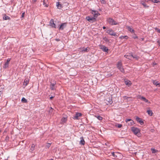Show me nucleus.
Listing matches in <instances>:
<instances>
[{
	"label": "nucleus",
	"instance_id": "4be33fe9",
	"mask_svg": "<svg viewBox=\"0 0 160 160\" xmlns=\"http://www.w3.org/2000/svg\"><path fill=\"white\" fill-rule=\"evenodd\" d=\"M8 65H9V63L6 62L4 64L3 67L4 68H6L8 67Z\"/></svg>",
	"mask_w": 160,
	"mask_h": 160
},
{
	"label": "nucleus",
	"instance_id": "6e6552de",
	"mask_svg": "<svg viewBox=\"0 0 160 160\" xmlns=\"http://www.w3.org/2000/svg\"><path fill=\"white\" fill-rule=\"evenodd\" d=\"M106 101H107L108 102V103H107V104L108 105V104H111L112 103V97H110L107 98L106 99Z\"/></svg>",
	"mask_w": 160,
	"mask_h": 160
},
{
	"label": "nucleus",
	"instance_id": "ea45409f",
	"mask_svg": "<svg viewBox=\"0 0 160 160\" xmlns=\"http://www.w3.org/2000/svg\"><path fill=\"white\" fill-rule=\"evenodd\" d=\"M104 40L105 41H106V42H108L109 41V39L107 38H104Z\"/></svg>",
	"mask_w": 160,
	"mask_h": 160
},
{
	"label": "nucleus",
	"instance_id": "9d476101",
	"mask_svg": "<svg viewBox=\"0 0 160 160\" xmlns=\"http://www.w3.org/2000/svg\"><path fill=\"white\" fill-rule=\"evenodd\" d=\"M152 82L153 84L156 86L160 87V83L158 81L156 80H152Z\"/></svg>",
	"mask_w": 160,
	"mask_h": 160
},
{
	"label": "nucleus",
	"instance_id": "9b49d317",
	"mask_svg": "<svg viewBox=\"0 0 160 160\" xmlns=\"http://www.w3.org/2000/svg\"><path fill=\"white\" fill-rule=\"evenodd\" d=\"M101 49L105 52H107L108 50V48L104 45H102L101 46Z\"/></svg>",
	"mask_w": 160,
	"mask_h": 160
},
{
	"label": "nucleus",
	"instance_id": "39448f33",
	"mask_svg": "<svg viewBox=\"0 0 160 160\" xmlns=\"http://www.w3.org/2000/svg\"><path fill=\"white\" fill-rule=\"evenodd\" d=\"M138 98L140 99L142 101H144L146 102H147L148 103H150V102L148 99H147L146 98H145V97H143L141 96L140 95V96H138Z\"/></svg>",
	"mask_w": 160,
	"mask_h": 160
},
{
	"label": "nucleus",
	"instance_id": "6ab92c4d",
	"mask_svg": "<svg viewBox=\"0 0 160 160\" xmlns=\"http://www.w3.org/2000/svg\"><path fill=\"white\" fill-rule=\"evenodd\" d=\"M66 23H62L61 25L60 26L59 28V29H60V30L61 29V30H63V28H64L63 26L65 25L66 26Z\"/></svg>",
	"mask_w": 160,
	"mask_h": 160
},
{
	"label": "nucleus",
	"instance_id": "c03bdc74",
	"mask_svg": "<svg viewBox=\"0 0 160 160\" xmlns=\"http://www.w3.org/2000/svg\"><path fill=\"white\" fill-rule=\"evenodd\" d=\"M24 15H25V12H23L22 14V17L23 18L24 16Z\"/></svg>",
	"mask_w": 160,
	"mask_h": 160
},
{
	"label": "nucleus",
	"instance_id": "13d9d810",
	"mask_svg": "<svg viewBox=\"0 0 160 160\" xmlns=\"http://www.w3.org/2000/svg\"><path fill=\"white\" fill-rule=\"evenodd\" d=\"M49 160H53V159H50Z\"/></svg>",
	"mask_w": 160,
	"mask_h": 160
},
{
	"label": "nucleus",
	"instance_id": "49530a36",
	"mask_svg": "<svg viewBox=\"0 0 160 160\" xmlns=\"http://www.w3.org/2000/svg\"><path fill=\"white\" fill-rule=\"evenodd\" d=\"M55 40L57 41H60V40L59 38H57L55 39Z\"/></svg>",
	"mask_w": 160,
	"mask_h": 160
},
{
	"label": "nucleus",
	"instance_id": "0eeeda50",
	"mask_svg": "<svg viewBox=\"0 0 160 160\" xmlns=\"http://www.w3.org/2000/svg\"><path fill=\"white\" fill-rule=\"evenodd\" d=\"M50 24L52 27L55 28H57V26L55 24L54 22V21L53 19H51L50 21Z\"/></svg>",
	"mask_w": 160,
	"mask_h": 160
},
{
	"label": "nucleus",
	"instance_id": "423d86ee",
	"mask_svg": "<svg viewBox=\"0 0 160 160\" xmlns=\"http://www.w3.org/2000/svg\"><path fill=\"white\" fill-rule=\"evenodd\" d=\"M92 13L94 17L96 18L98 15H100V14L97 11L92 10Z\"/></svg>",
	"mask_w": 160,
	"mask_h": 160
},
{
	"label": "nucleus",
	"instance_id": "2f4dec72",
	"mask_svg": "<svg viewBox=\"0 0 160 160\" xmlns=\"http://www.w3.org/2000/svg\"><path fill=\"white\" fill-rule=\"evenodd\" d=\"M141 3H142V5H143V6L145 8L148 7V6H147L146 4L144 2H142Z\"/></svg>",
	"mask_w": 160,
	"mask_h": 160
},
{
	"label": "nucleus",
	"instance_id": "f3484780",
	"mask_svg": "<svg viewBox=\"0 0 160 160\" xmlns=\"http://www.w3.org/2000/svg\"><path fill=\"white\" fill-rule=\"evenodd\" d=\"M56 6L57 7V8L58 9H60L62 8V5L60 4L59 2H57L56 3Z\"/></svg>",
	"mask_w": 160,
	"mask_h": 160
},
{
	"label": "nucleus",
	"instance_id": "f704fd0d",
	"mask_svg": "<svg viewBox=\"0 0 160 160\" xmlns=\"http://www.w3.org/2000/svg\"><path fill=\"white\" fill-rule=\"evenodd\" d=\"M119 70H120V71L121 72H122L123 73H124V72H125L124 70V68H123V67H122V68H120V69H119Z\"/></svg>",
	"mask_w": 160,
	"mask_h": 160
},
{
	"label": "nucleus",
	"instance_id": "37998d69",
	"mask_svg": "<svg viewBox=\"0 0 160 160\" xmlns=\"http://www.w3.org/2000/svg\"><path fill=\"white\" fill-rule=\"evenodd\" d=\"M124 98L125 99H127L129 98L126 96H124Z\"/></svg>",
	"mask_w": 160,
	"mask_h": 160
},
{
	"label": "nucleus",
	"instance_id": "5701e85b",
	"mask_svg": "<svg viewBox=\"0 0 160 160\" xmlns=\"http://www.w3.org/2000/svg\"><path fill=\"white\" fill-rule=\"evenodd\" d=\"M147 112L148 115H150V116H152L153 112L151 110H149L147 111Z\"/></svg>",
	"mask_w": 160,
	"mask_h": 160
},
{
	"label": "nucleus",
	"instance_id": "393cba45",
	"mask_svg": "<svg viewBox=\"0 0 160 160\" xmlns=\"http://www.w3.org/2000/svg\"><path fill=\"white\" fill-rule=\"evenodd\" d=\"M127 28L128 30L130 32H134V30L133 29H132L130 27L128 26L127 27Z\"/></svg>",
	"mask_w": 160,
	"mask_h": 160
},
{
	"label": "nucleus",
	"instance_id": "1a4fd4ad",
	"mask_svg": "<svg viewBox=\"0 0 160 160\" xmlns=\"http://www.w3.org/2000/svg\"><path fill=\"white\" fill-rule=\"evenodd\" d=\"M136 120L138 122H139L141 125H142L144 124V122L142 120L141 118L137 117L136 118Z\"/></svg>",
	"mask_w": 160,
	"mask_h": 160
},
{
	"label": "nucleus",
	"instance_id": "6e6d98bb",
	"mask_svg": "<svg viewBox=\"0 0 160 160\" xmlns=\"http://www.w3.org/2000/svg\"><path fill=\"white\" fill-rule=\"evenodd\" d=\"M46 7H48V4H46Z\"/></svg>",
	"mask_w": 160,
	"mask_h": 160
},
{
	"label": "nucleus",
	"instance_id": "412c9836",
	"mask_svg": "<svg viewBox=\"0 0 160 160\" xmlns=\"http://www.w3.org/2000/svg\"><path fill=\"white\" fill-rule=\"evenodd\" d=\"M3 18L5 20H10V18L8 16L6 15V14H5L3 17Z\"/></svg>",
	"mask_w": 160,
	"mask_h": 160
},
{
	"label": "nucleus",
	"instance_id": "aec40b11",
	"mask_svg": "<svg viewBox=\"0 0 160 160\" xmlns=\"http://www.w3.org/2000/svg\"><path fill=\"white\" fill-rule=\"evenodd\" d=\"M55 83H51V84L50 85V88L52 90H54V86L55 84Z\"/></svg>",
	"mask_w": 160,
	"mask_h": 160
},
{
	"label": "nucleus",
	"instance_id": "052dcab7",
	"mask_svg": "<svg viewBox=\"0 0 160 160\" xmlns=\"http://www.w3.org/2000/svg\"><path fill=\"white\" fill-rule=\"evenodd\" d=\"M1 132V131L0 130V132Z\"/></svg>",
	"mask_w": 160,
	"mask_h": 160
},
{
	"label": "nucleus",
	"instance_id": "8fccbe9b",
	"mask_svg": "<svg viewBox=\"0 0 160 160\" xmlns=\"http://www.w3.org/2000/svg\"><path fill=\"white\" fill-rule=\"evenodd\" d=\"M32 1L33 3H35L36 1L37 0H32Z\"/></svg>",
	"mask_w": 160,
	"mask_h": 160
},
{
	"label": "nucleus",
	"instance_id": "ddd939ff",
	"mask_svg": "<svg viewBox=\"0 0 160 160\" xmlns=\"http://www.w3.org/2000/svg\"><path fill=\"white\" fill-rule=\"evenodd\" d=\"M117 67L119 69L122 67V63L121 62H118L117 64Z\"/></svg>",
	"mask_w": 160,
	"mask_h": 160
},
{
	"label": "nucleus",
	"instance_id": "a878e982",
	"mask_svg": "<svg viewBox=\"0 0 160 160\" xmlns=\"http://www.w3.org/2000/svg\"><path fill=\"white\" fill-rule=\"evenodd\" d=\"M148 1H152L154 3H158V0H145L146 2H148Z\"/></svg>",
	"mask_w": 160,
	"mask_h": 160
},
{
	"label": "nucleus",
	"instance_id": "7c9ffc66",
	"mask_svg": "<svg viewBox=\"0 0 160 160\" xmlns=\"http://www.w3.org/2000/svg\"><path fill=\"white\" fill-rule=\"evenodd\" d=\"M151 150L152 153H155L158 151L157 150L154 149L152 148Z\"/></svg>",
	"mask_w": 160,
	"mask_h": 160
},
{
	"label": "nucleus",
	"instance_id": "f03ea898",
	"mask_svg": "<svg viewBox=\"0 0 160 160\" xmlns=\"http://www.w3.org/2000/svg\"><path fill=\"white\" fill-rule=\"evenodd\" d=\"M86 19L90 22H93L96 21V18L94 17H91L89 16H88L86 17Z\"/></svg>",
	"mask_w": 160,
	"mask_h": 160
},
{
	"label": "nucleus",
	"instance_id": "bb28decb",
	"mask_svg": "<svg viewBox=\"0 0 160 160\" xmlns=\"http://www.w3.org/2000/svg\"><path fill=\"white\" fill-rule=\"evenodd\" d=\"M22 102H24V103H26L27 102V101L26 99L24 98H22Z\"/></svg>",
	"mask_w": 160,
	"mask_h": 160
},
{
	"label": "nucleus",
	"instance_id": "cd10ccee",
	"mask_svg": "<svg viewBox=\"0 0 160 160\" xmlns=\"http://www.w3.org/2000/svg\"><path fill=\"white\" fill-rule=\"evenodd\" d=\"M133 124H134V122L132 120H131L130 122V123H128V125H129V126L133 125Z\"/></svg>",
	"mask_w": 160,
	"mask_h": 160
},
{
	"label": "nucleus",
	"instance_id": "a19ab883",
	"mask_svg": "<svg viewBox=\"0 0 160 160\" xmlns=\"http://www.w3.org/2000/svg\"><path fill=\"white\" fill-rule=\"evenodd\" d=\"M112 153V155L114 157H117V156H116L115 155V153H114V152H112V153Z\"/></svg>",
	"mask_w": 160,
	"mask_h": 160
},
{
	"label": "nucleus",
	"instance_id": "72a5a7b5",
	"mask_svg": "<svg viewBox=\"0 0 160 160\" xmlns=\"http://www.w3.org/2000/svg\"><path fill=\"white\" fill-rule=\"evenodd\" d=\"M98 118V119H99V120H102V118L100 116H96Z\"/></svg>",
	"mask_w": 160,
	"mask_h": 160
},
{
	"label": "nucleus",
	"instance_id": "a211bd4d",
	"mask_svg": "<svg viewBox=\"0 0 160 160\" xmlns=\"http://www.w3.org/2000/svg\"><path fill=\"white\" fill-rule=\"evenodd\" d=\"M124 57L128 59H131L132 57H133V55H125Z\"/></svg>",
	"mask_w": 160,
	"mask_h": 160
},
{
	"label": "nucleus",
	"instance_id": "bf43d9fd",
	"mask_svg": "<svg viewBox=\"0 0 160 160\" xmlns=\"http://www.w3.org/2000/svg\"><path fill=\"white\" fill-rule=\"evenodd\" d=\"M5 160H7V159H5Z\"/></svg>",
	"mask_w": 160,
	"mask_h": 160
},
{
	"label": "nucleus",
	"instance_id": "58836bf2",
	"mask_svg": "<svg viewBox=\"0 0 160 160\" xmlns=\"http://www.w3.org/2000/svg\"><path fill=\"white\" fill-rule=\"evenodd\" d=\"M51 143H47V145H46V147L48 148H49L50 147V145H51Z\"/></svg>",
	"mask_w": 160,
	"mask_h": 160
},
{
	"label": "nucleus",
	"instance_id": "2eb2a0df",
	"mask_svg": "<svg viewBox=\"0 0 160 160\" xmlns=\"http://www.w3.org/2000/svg\"><path fill=\"white\" fill-rule=\"evenodd\" d=\"M29 80L28 78L25 79L23 82V85L26 86L29 83Z\"/></svg>",
	"mask_w": 160,
	"mask_h": 160
},
{
	"label": "nucleus",
	"instance_id": "79ce46f5",
	"mask_svg": "<svg viewBox=\"0 0 160 160\" xmlns=\"http://www.w3.org/2000/svg\"><path fill=\"white\" fill-rule=\"evenodd\" d=\"M10 60H11L10 58H8L6 62L9 63V62L10 61Z\"/></svg>",
	"mask_w": 160,
	"mask_h": 160
},
{
	"label": "nucleus",
	"instance_id": "3c124183",
	"mask_svg": "<svg viewBox=\"0 0 160 160\" xmlns=\"http://www.w3.org/2000/svg\"><path fill=\"white\" fill-rule=\"evenodd\" d=\"M158 42L159 44V46H160V42L159 41H158Z\"/></svg>",
	"mask_w": 160,
	"mask_h": 160
},
{
	"label": "nucleus",
	"instance_id": "7ed1b4c3",
	"mask_svg": "<svg viewBox=\"0 0 160 160\" xmlns=\"http://www.w3.org/2000/svg\"><path fill=\"white\" fill-rule=\"evenodd\" d=\"M107 32L111 35L114 36H118L117 35L116 33L111 29H110L108 30L107 31Z\"/></svg>",
	"mask_w": 160,
	"mask_h": 160
},
{
	"label": "nucleus",
	"instance_id": "c9c22d12",
	"mask_svg": "<svg viewBox=\"0 0 160 160\" xmlns=\"http://www.w3.org/2000/svg\"><path fill=\"white\" fill-rule=\"evenodd\" d=\"M155 30L158 32L160 33V29L156 28H155Z\"/></svg>",
	"mask_w": 160,
	"mask_h": 160
},
{
	"label": "nucleus",
	"instance_id": "e433bc0d",
	"mask_svg": "<svg viewBox=\"0 0 160 160\" xmlns=\"http://www.w3.org/2000/svg\"><path fill=\"white\" fill-rule=\"evenodd\" d=\"M131 120H132L130 119H126L125 120V121L127 123L128 122H130Z\"/></svg>",
	"mask_w": 160,
	"mask_h": 160
},
{
	"label": "nucleus",
	"instance_id": "4d7b16f0",
	"mask_svg": "<svg viewBox=\"0 0 160 160\" xmlns=\"http://www.w3.org/2000/svg\"><path fill=\"white\" fill-rule=\"evenodd\" d=\"M45 4V1L44 0L43 1V4Z\"/></svg>",
	"mask_w": 160,
	"mask_h": 160
},
{
	"label": "nucleus",
	"instance_id": "a18cd8bd",
	"mask_svg": "<svg viewBox=\"0 0 160 160\" xmlns=\"http://www.w3.org/2000/svg\"><path fill=\"white\" fill-rule=\"evenodd\" d=\"M119 38H121V39H123V38H124V36H121L120 37H119Z\"/></svg>",
	"mask_w": 160,
	"mask_h": 160
},
{
	"label": "nucleus",
	"instance_id": "09e8293b",
	"mask_svg": "<svg viewBox=\"0 0 160 160\" xmlns=\"http://www.w3.org/2000/svg\"><path fill=\"white\" fill-rule=\"evenodd\" d=\"M124 38H125L126 39H127L128 38V36H124Z\"/></svg>",
	"mask_w": 160,
	"mask_h": 160
},
{
	"label": "nucleus",
	"instance_id": "dca6fc26",
	"mask_svg": "<svg viewBox=\"0 0 160 160\" xmlns=\"http://www.w3.org/2000/svg\"><path fill=\"white\" fill-rule=\"evenodd\" d=\"M125 83L126 85L128 86H131L132 84L131 82L128 80H126L125 81Z\"/></svg>",
	"mask_w": 160,
	"mask_h": 160
},
{
	"label": "nucleus",
	"instance_id": "c85d7f7f",
	"mask_svg": "<svg viewBox=\"0 0 160 160\" xmlns=\"http://www.w3.org/2000/svg\"><path fill=\"white\" fill-rule=\"evenodd\" d=\"M89 48H85L84 49H83L82 50V51L85 52H88L89 51Z\"/></svg>",
	"mask_w": 160,
	"mask_h": 160
},
{
	"label": "nucleus",
	"instance_id": "b1692460",
	"mask_svg": "<svg viewBox=\"0 0 160 160\" xmlns=\"http://www.w3.org/2000/svg\"><path fill=\"white\" fill-rule=\"evenodd\" d=\"M67 120V118L63 117L61 119L62 122V123H64Z\"/></svg>",
	"mask_w": 160,
	"mask_h": 160
},
{
	"label": "nucleus",
	"instance_id": "864d4df0",
	"mask_svg": "<svg viewBox=\"0 0 160 160\" xmlns=\"http://www.w3.org/2000/svg\"><path fill=\"white\" fill-rule=\"evenodd\" d=\"M138 38V37H137V36H136V37H134V39H136V38Z\"/></svg>",
	"mask_w": 160,
	"mask_h": 160
},
{
	"label": "nucleus",
	"instance_id": "4c0bfd02",
	"mask_svg": "<svg viewBox=\"0 0 160 160\" xmlns=\"http://www.w3.org/2000/svg\"><path fill=\"white\" fill-rule=\"evenodd\" d=\"M117 126L118 128H121L122 127V125L121 124H118Z\"/></svg>",
	"mask_w": 160,
	"mask_h": 160
},
{
	"label": "nucleus",
	"instance_id": "603ef678",
	"mask_svg": "<svg viewBox=\"0 0 160 160\" xmlns=\"http://www.w3.org/2000/svg\"><path fill=\"white\" fill-rule=\"evenodd\" d=\"M102 28H103V29H106V27L105 26H103Z\"/></svg>",
	"mask_w": 160,
	"mask_h": 160
},
{
	"label": "nucleus",
	"instance_id": "f8f14e48",
	"mask_svg": "<svg viewBox=\"0 0 160 160\" xmlns=\"http://www.w3.org/2000/svg\"><path fill=\"white\" fill-rule=\"evenodd\" d=\"M82 114L81 113H77L76 114L75 116H74V119H78V117H80L82 116Z\"/></svg>",
	"mask_w": 160,
	"mask_h": 160
},
{
	"label": "nucleus",
	"instance_id": "5fc2aeb1",
	"mask_svg": "<svg viewBox=\"0 0 160 160\" xmlns=\"http://www.w3.org/2000/svg\"><path fill=\"white\" fill-rule=\"evenodd\" d=\"M141 41H143L144 40V38H141Z\"/></svg>",
	"mask_w": 160,
	"mask_h": 160
},
{
	"label": "nucleus",
	"instance_id": "4468645a",
	"mask_svg": "<svg viewBox=\"0 0 160 160\" xmlns=\"http://www.w3.org/2000/svg\"><path fill=\"white\" fill-rule=\"evenodd\" d=\"M80 139L81 140L80 142V144L82 145H84L85 144V142L83 138V137H81Z\"/></svg>",
	"mask_w": 160,
	"mask_h": 160
},
{
	"label": "nucleus",
	"instance_id": "20e7f679",
	"mask_svg": "<svg viewBox=\"0 0 160 160\" xmlns=\"http://www.w3.org/2000/svg\"><path fill=\"white\" fill-rule=\"evenodd\" d=\"M132 130L135 134H137L139 132H140L139 129L137 128L134 127L132 128Z\"/></svg>",
	"mask_w": 160,
	"mask_h": 160
},
{
	"label": "nucleus",
	"instance_id": "f257e3e1",
	"mask_svg": "<svg viewBox=\"0 0 160 160\" xmlns=\"http://www.w3.org/2000/svg\"><path fill=\"white\" fill-rule=\"evenodd\" d=\"M107 21L111 25L118 24V23L112 18H109L108 19Z\"/></svg>",
	"mask_w": 160,
	"mask_h": 160
},
{
	"label": "nucleus",
	"instance_id": "c756f323",
	"mask_svg": "<svg viewBox=\"0 0 160 160\" xmlns=\"http://www.w3.org/2000/svg\"><path fill=\"white\" fill-rule=\"evenodd\" d=\"M133 58L135 59L136 60H138L139 58V57L136 55L133 56L132 58Z\"/></svg>",
	"mask_w": 160,
	"mask_h": 160
},
{
	"label": "nucleus",
	"instance_id": "473e14b6",
	"mask_svg": "<svg viewBox=\"0 0 160 160\" xmlns=\"http://www.w3.org/2000/svg\"><path fill=\"white\" fill-rule=\"evenodd\" d=\"M35 146L34 145V144H32V146H31V150L32 151H33L34 150Z\"/></svg>",
	"mask_w": 160,
	"mask_h": 160
},
{
	"label": "nucleus",
	"instance_id": "de8ad7c7",
	"mask_svg": "<svg viewBox=\"0 0 160 160\" xmlns=\"http://www.w3.org/2000/svg\"><path fill=\"white\" fill-rule=\"evenodd\" d=\"M54 97L52 96L50 98L51 100H52Z\"/></svg>",
	"mask_w": 160,
	"mask_h": 160
}]
</instances>
